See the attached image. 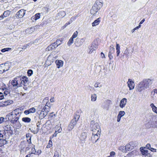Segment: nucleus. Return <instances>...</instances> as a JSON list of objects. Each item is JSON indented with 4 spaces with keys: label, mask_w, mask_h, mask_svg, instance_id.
I'll return each instance as SVG.
<instances>
[{
    "label": "nucleus",
    "mask_w": 157,
    "mask_h": 157,
    "mask_svg": "<svg viewBox=\"0 0 157 157\" xmlns=\"http://www.w3.org/2000/svg\"><path fill=\"white\" fill-rule=\"evenodd\" d=\"M101 56L102 58H105V55L102 52L101 53Z\"/></svg>",
    "instance_id": "obj_59"
},
{
    "label": "nucleus",
    "mask_w": 157,
    "mask_h": 157,
    "mask_svg": "<svg viewBox=\"0 0 157 157\" xmlns=\"http://www.w3.org/2000/svg\"><path fill=\"white\" fill-rule=\"evenodd\" d=\"M116 53L117 54V56H118L119 55V54L120 53V50H116Z\"/></svg>",
    "instance_id": "obj_62"
},
{
    "label": "nucleus",
    "mask_w": 157,
    "mask_h": 157,
    "mask_svg": "<svg viewBox=\"0 0 157 157\" xmlns=\"http://www.w3.org/2000/svg\"><path fill=\"white\" fill-rule=\"evenodd\" d=\"M28 75L30 76H31L32 74H33V71L31 70H29L27 72Z\"/></svg>",
    "instance_id": "obj_46"
},
{
    "label": "nucleus",
    "mask_w": 157,
    "mask_h": 157,
    "mask_svg": "<svg viewBox=\"0 0 157 157\" xmlns=\"http://www.w3.org/2000/svg\"><path fill=\"white\" fill-rule=\"evenodd\" d=\"M80 116L79 115H75L74 117L68 125V129L69 131H71L74 128Z\"/></svg>",
    "instance_id": "obj_3"
},
{
    "label": "nucleus",
    "mask_w": 157,
    "mask_h": 157,
    "mask_svg": "<svg viewBox=\"0 0 157 157\" xmlns=\"http://www.w3.org/2000/svg\"><path fill=\"white\" fill-rule=\"evenodd\" d=\"M35 30L34 27H31L30 28L27 29L26 30V33L30 34L33 32Z\"/></svg>",
    "instance_id": "obj_33"
},
{
    "label": "nucleus",
    "mask_w": 157,
    "mask_h": 157,
    "mask_svg": "<svg viewBox=\"0 0 157 157\" xmlns=\"http://www.w3.org/2000/svg\"><path fill=\"white\" fill-rule=\"evenodd\" d=\"M78 33L77 31H75L74 33V34H73V35L71 37H72V38L73 39L76 38L78 36Z\"/></svg>",
    "instance_id": "obj_40"
},
{
    "label": "nucleus",
    "mask_w": 157,
    "mask_h": 157,
    "mask_svg": "<svg viewBox=\"0 0 157 157\" xmlns=\"http://www.w3.org/2000/svg\"><path fill=\"white\" fill-rule=\"evenodd\" d=\"M101 132H92V136L91 137L92 140L94 143H96L98 140L100 136Z\"/></svg>",
    "instance_id": "obj_6"
},
{
    "label": "nucleus",
    "mask_w": 157,
    "mask_h": 157,
    "mask_svg": "<svg viewBox=\"0 0 157 157\" xmlns=\"http://www.w3.org/2000/svg\"><path fill=\"white\" fill-rule=\"evenodd\" d=\"M140 149L141 152L143 155H144L145 156L148 153V151L147 150H146L145 148L141 147L140 148Z\"/></svg>",
    "instance_id": "obj_24"
},
{
    "label": "nucleus",
    "mask_w": 157,
    "mask_h": 157,
    "mask_svg": "<svg viewBox=\"0 0 157 157\" xmlns=\"http://www.w3.org/2000/svg\"><path fill=\"white\" fill-rule=\"evenodd\" d=\"M145 157H151V155L150 154L148 153L147 155H145Z\"/></svg>",
    "instance_id": "obj_64"
},
{
    "label": "nucleus",
    "mask_w": 157,
    "mask_h": 157,
    "mask_svg": "<svg viewBox=\"0 0 157 157\" xmlns=\"http://www.w3.org/2000/svg\"><path fill=\"white\" fill-rule=\"evenodd\" d=\"M55 63L57 67L58 68H59L63 67V62L61 60L57 59L55 61Z\"/></svg>",
    "instance_id": "obj_16"
},
{
    "label": "nucleus",
    "mask_w": 157,
    "mask_h": 157,
    "mask_svg": "<svg viewBox=\"0 0 157 157\" xmlns=\"http://www.w3.org/2000/svg\"><path fill=\"white\" fill-rule=\"evenodd\" d=\"M141 25H139L138 26L136 27L134 29H132V30L131 32H132V33H133L136 30L138 29L139 28H140L141 27Z\"/></svg>",
    "instance_id": "obj_44"
},
{
    "label": "nucleus",
    "mask_w": 157,
    "mask_h": 157,
    "mask_svg": "<svg viewBox=\"0 0 157 157\" xmlns=\"http://www.w3.org/2000/svg\"><path fill=\"white\" fill-rule=\"evenodd\" d=\"M100 18H99L97 19L92 23V26L94 27L98 25L99 24L100 22Z\"/></svg>",
    "instance_id": "obj_27"
},
{
    "label": "nucleus",
    "mask_w": 157,
    "mask_h": 157,
    "mask_svg": "<svg viewBox=\"0 0 157 157\" xmlns=\"http://www.w3.org/2000/svg\"><path fill=\"white\" fill-rule=\"evenodd\" d=\"M6 117L7 118H8V120L10 121L15 118L17 117V116L16 114H13L12 113L10 112L6 116Z\"/></svg>",
    "instance_id": "obj_19"
},
{
    "label": "nucleus",
    "mask_w": 157,
    "mask_h": 157,
    "mask_svg": "<svg viewBox=\"0 0 157 157\" xmlns=\"http://www.w3.org/2000/svg\"><path fill=\"white\" fill-rule=\"evenodd\" d=\"M54 62L53 57L52 56H49L47 60L46 61V63H48V65H50Z\"/></svg>",
    "instance_id": "obj_22"
},
{
    "label": "nucleus",
    "mask_w": 157,
    "mask_h": 157,
    "mask_svg": "<svg viewBox=\"0 0 157 157\" xmlns=\"http://www.w3.org/2000/svg\"><path fill=\"white\" fill-rule=\"evenodd\" d=\"M6 143L7 141L5 139H3L2 138L0 139V144L1 147L6 144Z\"/></svg>",
    "instance_id": "obj_35"
},
{
    "label": "nucleus",
    "mask_w": 157,
    "mask_h": 157,
    "mask_svg": "<svg viewBox=\"0 0 157 157\" xmlns=\"http://www.w3.org/2000/svg\"><path fill=\"white\" fill-rule=\"evenodd\" d=\"M127 84L130 90H132L134 88V83L133 81H132L131 79H128Z\"/></svg>",
    "instance_id": "obj_10"
},
{
    "label": "nucleus",
    "mask_w": 157,
    "mask_h": 157,
    "mask_svg": "<svg viewBox=\"0 0 157 157\" xmlns=\"http://www.w3.org/2000/svg\"><path fill=\"white\" fill-rule=\"evenodd\" d=\"M10 64L8 63H6L4 64H2V66L4 72L8 70L10 67Z\"/></svg>",
    "instance_id": "obj_14"
},
{
    "label": "nucleus",
    "mask_w": 157,
    "mask_h": 157,
    "mask_svg": "<svg viewBox=\"0 0 157 157\" xmlns=\"http://www.w3.org/2000/svg\"><path fill=\"white\" fill-rule=\"evenodd\" d=\"M10 14V12L9 11H4L3 13L0 16V20L9 16Z\"/></svg>",
    "instance_id": "obj_23"
},
{
    "label": "nucleus",
    "mask_w": 157,
    "mask_h": 157,
    "mask_svg": "<svg viewBox=\"0 0 157 157\" xmlns=\"http://www.w3.org/2000/svg\"><path fill=\"white\" fill-rule=\"evenodd\" d=\"M146 147L147 149H150L151 148V145L149 144H147L146 146Z\"/></svg>",
    "instance_id": "obj_55"
},
{
    "label": "nucleus",
    "mask_w": 157,
    "mask_h": 157,
    "mask_svg": "<svg viewBox=\"0 0 157 157\" xmlns=\"http://www.w3.org/2000/svg\"><path fill=\"white\" fill-rule=\"evenodd\" d=\"M112 54L109 53L108 56L110 59H111L113 58V56L112 55Z\"/></svg>",
    "instance_id": "obj_54"
},
{
    "label": "nucleus",
    "mask_w": 157,
    "mask_h": 157,
    "mask_svg": "<svg viewBox=\"0 0 157 157\" xmlns=\"http://www.w3.org/2000/svg\"><path fill=\"white\" fill-rule=\"evenodd\" d=\"M57 132L56 131L54 133V134L52 135L53 137H56L57 136Z\"/></svg>",
    "instance_id": "obj_63"
},
{
    "label": "nucleus",
    "mask_w": 157,
    "mask_h": 157,
    "mask_svg": "<svg viewBox=\"0 0 157 157\" xmlns=\"http://www.w3.org/2000/svg\"><path fill=\"white\" fill-rule=\"evenodd\" d=\"M19 77H17L14 78L11 82V84L15 88H17V85H18L17 82L18 79H19Z\"/></svg>",
    "instance_id": "obj_11"
},
{
    "label": "nucleus",
    "mask_w": 157,
    "mask_h": 157,
    "mask_svg": "<svg viewBox=\"0 0 157 157\" xmlns=\"http://www.w3.org/2000/svg\"><path fill=\"white\" fill-rule=\"evenodd\" d=\"M36 112V109L34 107L31 108L30 109L26 110L24 112V113L27 115L31 113H33Z\"/></svg>",
    "instance_id": "obj_18"
},
{
    "label": "nucleus",
    "mask_w": 157,
    "mask_h": 157,
    "mask_svg": "<svg viewBox=\"0 0 157 157\" xmlns=\"http://www.w3.org/2000/svg\"><path fill=\"white\" fill-rule=\"evenodd\" d=\"M35 146L34 145V147H32L31 149V154H36V150L35 149L34 147Z\"/></svg>",
    "instance_id": "obj_47"
},
{
    "label": "nucleus",
    "mask_w": 157,
    "mask_h": 157,
    "mask_svg": "<svg viewBox=\"0 0 157 157\" xmlns=\"http://www.w3.org/2000/svg\"><path fill=\"white\" fill-rule=\"evenodd\" d=\"M4 120V118L3 117H1L0 118V124L2 123Z\"/></svg>",
    "instance_id": "obj_56"
},
{
    "label": "nucleus",
    "mask_w": 157,
    "mask_h": 157,
    "mask_svg": "<svg viewBox=\"0 0 157 157\" xmlns=\"http://www.w3.org/2000/svg\"><path fill=\"white\" fill-rule=\"evenodd\" d=\"M87 136V133L85 132H83L81 134L80 139L81 140H85Z\"/></svg>",
    "instance_id": "obj_29"
},
{
    "label": "nucleus",
    "mask_w": 157,
    "mask_h": 157,
    "mask_svg": "<svg viewBox=\"0 0 157 157\" xmlns=\"http://www.w3.org/2000/svg\"><path fill=\"white\" fill-rule=\"evenodd\" d=\"M152 83L153 80L150 79H146L143 80L138 84L137 86L138 91L140 92L146 89L149 88Z\"/></svg>",
    "instance_id": "obj_1"
},
{
    "label": "nucleus",
    "mask_w": 157,
    "mask_h": 157,
    "mask_svg": "<svg viewBox=\"0 0 157 157\" xmlns=\"http://www.w3.org/2000/svg\"><path fill=\"white\" fill-rule=\"evenodd\" d=\"M66 15L65 12L64 11H61L59 12L58 13V15L60 17H64Z\"/></svg>",
    "instance_id": "obj_36"
},
{
    "label": "nucleus",
    "mask_w": 157,
    "mask_h": 157,
    "mask_svg": "<svg viewBox=\"0 0 157 157\" xmlns=\"http://www.w3.org/2000/svg\"><path fill=\"white\" fill-rule=\"evenodd\" d=\"M127 102V99L125 98H123L120 101L119 106L121 108L124 107Z\"/></svg>",
    "instance_id": "obj_12"
},
{
    "label": "nucleus",
    "mask_w": 157,
    "mask_h": 157,
    "mask_svg": "<svg viewBox=\"0 0 157 157\" xmlns=\"http://www.w3.org/2000/svg\"><path fill=\"white\" fill-rule=\"evenodd\" d=\"M125 114V113L124 111H120L118 113V115L117 117V121L118 122H119L121 119V118L124 116Z\"/></svg>",
    "instance_id": "obj_21"
},
{
    "label": "nucleus",
    "mask_w": 157,
    "mask_h": 157,
    "mask_svg": "<svg viewBox=\"0 0 157 157\" xmlns=\"http://www.w3.org/2000/svg\"><path fill=\"white\" fill-rule=\"evenodd\" d=\"M103 4V3L100 1H96L90 10V13L95 14L102 7Z\"/></svg>",
    "instance_id": "obj_2"
},
{
    "label": "nucleus",
    "mask_w": 157,
    "mask_h": 157,
    "mask_svg": "<svg viewBox=\"0 0 157 157\" xmlns=\"http://www.w3.org/2000/svg\"><path fill=\"white\" fill-rule=\"evenodd\" d=\"M150 106L152 108V111L157 114V107H156L153 103H151Z\"/></svg>",
    "instance_id": "obj_30"
},
{
    "label": "nucleus",
    "mask_w": 157,
    "mask_h": 157,
    "mask_svg": "<svg viewBox=\"0 0 157 157\" xmlns=\"http://www.w3.org/2000/svg\"><path fill=\"white\" fill-rule=\"evenodd\" d=\"M115 52V49L113 47V45H112L110 46L109 51V53L113 54Z\"/></svg>",
    "instance_id": "obj_38"
},
{
    "label": "nucleus",
    "mask_w": 157,
    "mask_h": 157,
    "mask_svg": "<svg viewBox=\"0 0 157 157\" xmlns=\"http://www.w3.org/2000/svg\"><path fill=\"white\" fill-rule=\"evenodd\" d=\"M97 48L98 45L95 43H92L91 45L89 47V51L88 52L89 53L91 54Z\"/></svg>",
    "instance_id": "obj_9"
},
{
    "label": "nucleus",
    "mask_w": 157,
    "mask_h": 157,
    "mask_svg": "<svg viewBox=\"0 0 157 157\" xmlns=\"http://www.w3.org/2000/svg\"><path fill=\"white\" fill-rule=\"evenodd\" d=\"M22 120L23 122L25 123H29L31 121V119L30 118L25 117L22 118Z\"/></svg>",
    "instance_id": "obj_31"
},
{
    "label": "nucleus",
    "mask_w": 157,
    "mask_h": 157,
    "mask_svg": "<svg viewBox=\"0 0 157 157\" xmlns=\"http://www.w3.org/2000/svg\"><path fill=\"white\" fill-rule=\"evenodd\" d=\"M4 98V95L2 93L0 92V99L2 100Z\"/></svg>",
    "instance_id": "obj_53"
},
{
    "label": "nucleus",
    "mask_w": 157,
    "mask_h": 157,
    "mask_svg": "<svg viewBox=\"0 0 157 157\" xmlns=\"http://www.w3.org/2000/svg\"><path fill=\"white\" fill-rule=\"evenodd\" d=\"M48 113L46 112L43 110L42 109L41 111L40 112L39 114V118L40 119H42Z\"/></svg>",
    "instance_id": "obj_15"
},
{
    "label": "nucleus",
    "mask_w": 157,
    "mask_h": 157,
    "mask_svg": "<svg viewBox=\"0 0 157 157\" xmlns=\"http://www.w3.org/2000/svg\"><path fill=\"white\" fill-rule=\"evenodd\" d=\"M13 101L11 100H8L6 101H2V107L6 106L11 104H13Z\"/></svg>",
    "instance_id": "obj_17"
},
{
    "label": "nucleus",
    "mask_w": 157,
    "mask_h": 157,
    "mask_svg": "<svg viewBox=\"0 0 157 157\" xmlns=\"http://www.w3.org/2000/svg\"><path fill=\"white\" fill-rule=\"evenodd\" d=\"M59 153L58 152L56 151H55L54 153V155L53 157H59Z\"/></svg>",
    "instance_id": "obj_52"
},
{
    "label": "nucleus",
    "mask_w": 157,
    "mask_h": 157,
    "mask_svg": "<svg viewBox=\"0 0 157 157\" xmlns=\"http://www.w3.org/2000/svg\"><path fill=\"white\" fill-rule=\"evenodd\" d=\"M149 150H151V151L154 152H155L156 150L154 148L151 147Z\"/></svg>",
    "instance_id": "obj_57"
},
{
    "label": "nucleus",
    "mask_w": 157,
    "mask_h": 157,
    "mask_svg": "<svg viewBox=\"0 0 157 157\" xmlns=\"http://www.w3.org/2000/svg\"><path fill=\"white\" fill-rule=\"evenodd\" d=\"M116 50H120V46L117 43H116Z\"/></svg>",
    "instance_id": "obj_50"
},
{
    "label": "nucleus",
    "mask_w": 157,
    "mask_h": 157,
    "mask_svg": "<svg viewBox=\"0 0 157 157\" xmlns=\"http://www.w3.org/2000/svg\"><path fill=\"white\" fill-rule=\"evenodd\" d=\"M31 137H29V139H27V140L28 142H29V144H31Z\"/></svg>",
    "instance_id": "obj_60"
},
{
    "label": "nucleus",
    "mask_w": 157,
    "mask_h": 157,
    "mask_svg": "<svg viewBox=\"0 0 157 157\" xmlns=\"http://www.w3.org/2000/svg\"><path fill=\"white\" fill-rule=\"evenodd\" d=\"M52 142L51 140H49V141L48 143L47 146V148H49L51 147L52 146Z\"/></svg>",
    "instance_id": "obj_43"
},
{
    "label": "nucleus",
    "mask_w": 157,
    "mask_h": 157,
    "mask_svg": "<svg viewBox=\"0 0 157 157\" xmlns=\"http://www.w3.org/2000/svg\"><path fill=\"white\" fill-rule=\"evenodd\" d=\"M138 153V151L136 150H134L128 153L127 155V156L128 157H130V156H132L134 155H136Z\"/></svg>",
    "instance_id": "obj_26"
},
{
    "label": "nucleus",
    "mask_w": 157,
    "mask_h": 157,
    "mask_svg": "<svg viewBox=\"0 0 157 157\" xmlns=\"http://www.w3.org/2000/svg\"><path fill=\"white\" fill-rule=\"evenodd\" d=\"M106 103L107 104L110 105L112 104V101L110 100H107L106 101Z\"/></svg>",
    "instance_id": "obj_51"
},
{
    "label": "nucleus",
    "mask_w": 157,
    "mask_h": 157,
    "mask_svg": "<svg viewBox=\"0 0 157 157\" xmlns=\"http://www.w3.org/2000/svg\"><path fill=\"white\" fill-rule=\"evenodd\" d=\"M118 150L123 152H125L126 151L125 147L123 146H120L118 148Z\"/></svg>",
    "instance_id": "obj_37"
},
{
    "label": "nucleus",
    "mask_w": 157,
    "mask_h": 157,
    "mask_svg": "<svg viewBox=\"0 0 157 157\" xmlns=\"http://www.w3.org/2000/svg\"><path fill=\"white\" fill-rule=\"evenodd\" d=\"M21 80H20V79H18L17 82L18 84L17 85V88L19 87L22 86L23 85L22 83H21Z\"/></svg>",
    "instance_id": "obj_42"
},
{
    "label": "nucleus",
    "mask_w": 157,
    "mask_h": 157,
    "mask_svg": "<svg viewBox=\"0 0 157 157\" xmlns=\"http://www.w3.org/2000/svg\"><path fill=\"white\" fill-rule=\"evenodd\" d=\"M73 39L72 38V37H71L70 39L69 40L68 43L67 45L70 46L73 43Z\"/></svg>",
    "instance_id": "obj_39"
},
{
    "label": "nucleus",
    "mask_w": 157,
    "mask_h": 157,
    "mask_svg": "<svg viewBox=\"0 0 157 157\" xmlns=\"http://www.w3.org/2000/svg\"><path fill=\"white\" fill-rule=\"evenodd\" d=\"M25 10L23 9H21L18 11L16 13L18 17L21 18L24 15Z\"/></svg>",
    "instance_id": "obj_13"
},
{
    "label": "nucleus",
    "mask_w": 157,
    "mask_h": 157,
    "mask_svg": "<svg viewBox=\"0 0 157 157\" xmlns=\"http://www.w3.org/2000/svg\"><path fill=\"white\" fill-rule=\"evenodd\" d=\"M40 17V13H37L31 17V20L33 21H34L39 19Z\"/></svg>",
    "instance_id": "obj_25"
},
{
    "label": "nucleus",
    "mask_w": 157,
    "mask_h": 157,
    "mask_svg": "<svg viewBox=\"0 0 157 157\" xmlns=\"http://www.w3.org/2000/svg\"><path fill=\"white\" fill-rule=\"evenodd\" d=\"M115 153L113 151H112L110 152V155L107 157H115Z\"/></svg>",
    "instance_id": "obj_41"
},
{
    "label": "nucleus",
    "mask_w": 157,
    "mask_h": 157,
    "mask_svg": "<svg viewBox=\"0 0 157 157\" xmlns=\"http://www.w3.org/2000/svg\"><path fill=\"white\" fill-rule=\"evenodd\" d=\"M11 49V48H6L2 49L1 51L2 52H5L8 51Z\"/></svg>",
    "instance_id": "obj_45"
},
{
    "label": "nucleus",
    "mask_w": 157,
    "mask_h": 157,
    "mask_svg": "<svg viewBox=\"0 0 157 157\" xmlns=\"http://www.w3.org/2000/svg\"><path fill=\"white\" fill-rule=\"evenodd\" d=\"M153 93L154 94L156 93L157 94V89H155L153 90L151 92V94Z\"/></svg>",
    "instance_id": "obj_58"
},
{
    "label": "nucleus",
    "mask_w": 157,
    "mask_h": 157,
    "mask_svg": "<svg viewBox=\"0 0 157 157\" xmlns=\"http://www.w3.org/2000/svg\"><path fill=\"white\" fill-rule=\"evenodd\" d=\"M58 41V40H56V42L50 45L46 48V51H49L53 50L55 47V46L56 45V43H57V42Z\"/></svg>",
    "instance_id": "obj_20"
},
{
    "label": "nucleus",
    "mask_w": 157,
    "mask_h": 157,
    "mask_svg": "<svg viewBox=\"0 0 157 157\" xmlns=\"http://www.w3.org/2000/svg\"><path fill=\"white\" fill-rule=\"evenodd\" d=\"M49 99L48 97H46L43 101L42 104L43 105H44L45 104L44 108H43V110H44L48 113L50 111L51 108V105L50 102H49Z\"/></svg>",
    "instance_id": "obj_4"
},
{
    "label": "nucleus",
    "mask_w": 157,
    "mask_h": 157,
    "mask_svg": "<svg viewBox=\"0 0 157 157\" xmlns=\"http://www.w3.org/2000/svg\"><path fill=\"white\" fill-rule=\"evenodd\" d=\"M98 85H99V83H96L94 84V86L96 88L99 87V86H98Z\"/></svg>",
    "instance_id": "obj_61"
},
{
    "label": "nucleus",
    "mask_w": 157,
    "mask_h": 157,
    "mask_svg": "<svg viewBox=\"0 0 157 157\" xmlns=\"http://www.w3.org/2000/svg\"><path fill=\"white\" fill-rule=\"evenodd\" d=\"M4 72L2 66V64L0 65V74H2Z\"/></svg>",
    "instance_id": "obj_49"
},
{
    "label": "nucleus",
    "mask_w": 157,
    "mask_h": 157,
    "mask_svg": "<svg viewBox=\"0 0 157 157\" xmlns=\"http://www.w3.org/2000/svg\"><path fill=\"white\" fill-rule=\"evenodd\" d=\"M19 79L21 80V83L25 86H27L28 85V78L25 76H23L22 77H19Z\"/></svg>",
    "instance_id": "obj_8"
},
{
    "label": "nucleus",
    "mask_w": 157,
    "mask_h": 157,
    "mask_svg": "<svg viewBox=\"0 0 157 157\" xmlns=\"http://www.w3.org/2000/svg\"><path fill=\"white\" fill-rule=\"evenodd\" d=\"M136 145L134 142H130L129 144L126 145L125 146L126 151L131 150Z\"/></svg>",
    "instance_id": "obj_7"
},
{
    "label": "nucleus",
    "mask_w": 157,
    "mask_h": 157,
    "mask_svg": "<svg viewBox=\"0 0 157 157\" xmlns=\"http://www.w3.org/2000/svg\"><path fill=\"white\" fill-rule=\"evenodd\" d=\"M90 127L92 132H101L100 127L98 124L97 123H95L94 121H91Z\"/></svg>",
    "instance_id": "obj_5"
},
{
    "label": "nucleus",
    "mask_w": 157,
    "mask_h": 157,
    "mask_svg": "<svg viewBox=\"0 0 157 157\" xmlns=\"http://www.w3.org/2000/svg\"><path fill=\"white\" fill-rule=\"evenodd\" d=\"M19 111L20 110L19 109H17L12 111L11 113L13 114H16V115H17H17H18V116L20 117L21 113L19 112Z\"/></svg>",
    "instance_id": "obj_28"
},
{
    "label": "nucleus",
    "mask_w": 157,
    "mask_h": 157,
    "mask_svg": "<svg viewBox=\"0 0 157 157\" xmlns=\"http://www.w3.org/2000/svg\"><path fill=\"white\" fill-rule=\"evenodd\" d=\"M20 117L19 116H17L14 119L10 120L11 123L13 124H15L17 122H19L18 120L19 119Z\"/></svg>",
    "instance_id": "obj_32"
},
{
    "label": "nucleus",
    "mask_w": 157,
    "mask_h": 157,
    "mask_svg": "<svg viewBox=\"0 0 157 157\" xmlns=\"http://www.w3.org/2000/svg\"><path fill=\"white\" fill-rule=\"evenodd\" d=\"M86 38H82L80 39L79 43L80 45H82L85 41Z\"/></svg>",
    "instance_id": "obj_48"
},
{
    "label": "nucleus",
    "mask_w": 157,
    "mask_h": 157,
    "mask_svg": "<svg viewBox=\"0 0 157 157\" xmlns=\"http://www.w3.org/2000/svg\"><path fill=\"white\" fill-rule=\"evenodd\" d=\"M97 96L95 94L91 95V101H95L97 99Z\"/></svg>",
    "instance_id": "obj_34"
}]
</instances>
